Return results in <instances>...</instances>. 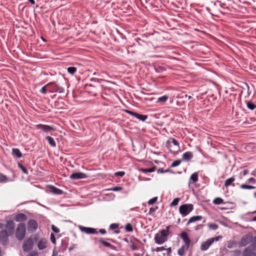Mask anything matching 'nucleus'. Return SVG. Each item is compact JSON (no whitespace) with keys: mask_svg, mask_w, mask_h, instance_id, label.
I'll return each mask as SVG.
<instances>
[{"mask_svg":"<svg viewBox=\"0 0 256 256\" xmlns=\"http://www.w3.org/2000/svg\"><path fill=\"white\" fill-rule=\"evenodd\" d=\"M28 256H38V252L36 251H33L30 253Z\"/></svg>","mask_w":256,"mask_h":256,"instance_id":"052dcab7","label":"nucleus"},{"mask_svg":"<svg viewBox=\"0 0 256 256\" xmlns=\"http://www.w3.org/2000/svg\"><path fill=\"white\" fill-rule=\"evenodd\" d=\"M94 240H95V242H97L103 246H104L110 248L114 250H117L116 247L114 245H112L110 243L108 242L106 240H105L104 238H94Z\"/></svg>","mask_w":256,"mask_h":256,"instance_id":"423d86ee","label":"nucleus"},{"mask_svg":"<svg viewBox=\"0 0 256 256\" xmlns=\"http://www.w3.org/2000/svg\"><path fill=\"white\" fill-rule=\"evenodd\" d=\"M90 80L92 82H99L100 80H102L98 79V78H92L90 79Z\"/></svg>","mask_w":256,"mask_h":256,"instance_id":"4d7b16f0","label":"nucleus"},{"mask_svg":"<svg viewBox=\"0 0 256 256\" xmlns=\"http://www.w3.org/2000/svg\"><path fill=\"white\" fill-rule=\"evenodd\" d=\"M18 166L22 170L23 173L25 174H28V172L26 168L24 167L21 163L18 162Z\"/></svg>","mask_w":256,"mask_h":256,"instance_id":"2f4dec72","label":"nucleus"},{"mask_svg":"<svg viewBox=\"0 0 256 256\" xmlns=\"http://www.w3.org/2000/svg\"><path fill=\"white\" fill-rule=\"evenodd\" d=\"M55 92H58L60 94L64 93V88L62 86H60L58 85L57 89L55 90H50L49 92L54 93Z\"/></svg>","mask_w":256,"mask_h":256,"instance_id":"7c9ffc66","label":"nucleus"},{"mask_svg":"<svg viewBox=\"0 0 256 256\" xmlns=\"http://www.w3.org/2000/svg\"><path fill=\"white\" fill-rule=\"evenodd\" d=\"M50 238V240H51L53 244H56V239L55 236L53 233H51Z\"/></svg>","mask_w":256,"mask_h":256,"instance_id":"8fccbe9b","label":"nucleus"},{"mask_svg":"<svg viewBox=\"0 0 256 256\" xmlns=\"http://www.w3.org/2000/svg\"><path fill=\"white\" fill-rule=\"evenodd\" d=\"M125 174V172L124 171H120L114 173V176H120L122 177Z\"/></svg>","mask_w":256,"mask_h":256,"instance_id":"09e8293b","label":"nucleus"},{"mask_svg":"<svg viewBox=\"0 0 256 256\" xmlns=\"http://www.w3.org/2000/svg\"><path fill=\"white\" fill-rule=\"evenodd\" d=\"M157 200H158V197L157 196L154 197L150 199L148 202V204L149 205H152V204H154L155 202H156Z\"/></svg>","mask_w":256,"mask_h":256,"instance_id":"a18cd8bd","label":"nucleus"},{"mask_svg":"<svg viewBox=\"0 0 256 256\" xmlns=\"http://www.w3.org/2000/svg\"><path fill=\"white\" fill-rule=\"evenodd\" d=\"M12 156L16 158H19L22 157V154L20 150L18 148H12Z\"/></svg>","mask_w":256,"mask_h":256,"instance_id":"4be33fe9","label":"nucleus"},{"mask_svg":"<svg viewBox=\"0 0 256 256\" xmlns=\"http://www.w3.org/2000/svg\"><path fill=\"white\" fill-rule=\"evenodd\" d=\"M204 224H198V225L196 226L195 227V230H199L201 228H202L204 226Z\"/></svg>","mask_w":256,"mask_h":256,"instance_id":"e2e57ef3","label":"nucleus"},{"mask_svg":"<svg viewBox=\"0 0 256 256\" xmlns=\"http://www.w3.org/2000/svg\"><path fill=\"white\" fill-rule=\"evenodd\" d=\"M234 244V242H230L228 244V248H232L233 247V246Z\"/></svg>","mask_w":256,"mask_h":256,"instance_id":"0e129e2a","label":"nucleus"},{"mask_svg":"<svg viewBox=\"0 0 256 256\" xmlns=\"http://www.w3.org/2000/svg\"><path fill=\"white\" fill-rule=\"evenodd\" d=\"M170 226H167L165 230H162L155 234L154 240L156 244H162L167 241L168 236L170 234Z\"/></svg>","mask_w":256,"mask_h":256,"instance_id":"f257e3e1","label":"nucleus"},{"mask_svg":"<svg viewBox=\"0 0 256 256\" xmlns=\"http://www.w3.org/2000/svg\"><path fill=\"white\" fill-rule=\"evenodd\" d=\"M14 220L16 222H24L27 220V216L23 213H18L15 214Z\"/></svg>","mask_w":256,"mask_h":256,"instance_id":"dca6fc26","label":"nucleus"},{"mask_svg":"<svg viewBox=\"0 0 256 256\" xmlns=\"http://www.w3.org/2000/svg\"><path fill=\"white\" fill-rule=\"evenodd\" d=\"M213 203L215 204H224V200L220 198H216L213 200Z\"/></svg>","mask_w":256,"mask_h":256,"instance_id":"e433bc0d","label":"nucleus"},{"mask_svg":"<svg viewBox=\"0 0 256 256\" xmlns=\"http://www.w3.org/2000/svg\"><path fill=\"white\" fill-rule=\"evenodd\" d=\"M246 106L250 110H253L255 108H256V104L250 101L247 102Z\"/></svg>","mask_w":256,"mask_h":256,"instance_id":"72a5a7b5","label":"nucleus"},{"mask_svg":"<svg viewBox=\"0 0 256 256\" xmlns=\"http://www.w3.org/2000/svg\"><path fill=\"white\" fill-rule=\"evenodd\" d=\"M180 236L185 244L186 250H188L190 244V240L188 237V234L186 232H182L180 234Z\"/></svg>","mask_w":256,"mask_h":256,"instance_id":"9b49d317","label":"nucleus"},{"mask_svg":"<svg viewBox=\"0 0 256 256\" xmlns=\"http://www.w3.org/2000/svg\"><path fill=\"white\" fill-rule=\"evenodd\" d=\"M48 87H49L50 88V90H55L57 89L58 85L53 82H49L46 84Z\"/></svg>","mask_w":256,"mask_h":256,"instance_id":"f704fd0d","label":"nucleus"},{"mask_svg":"<svg viewBox=\"0 0 256 256\" xmlns=\"http://www.w3.org/2000/svg\"><path fill=\"white\" fill-rule=\"evenodd\" d=\"M156 169V166H153L152 168H140L138 169L139 171L142 172L144 173L147 172H154Z\"/></svg>","mask_w":256,"mask_h":256,"instance_id":"a878e982","label":"nucleus"},{"mask_svg":"<svg viewBox=\"0 0 256 256\" xmlns=\"http://www.w3.org/2000/svg\"><path fill=\"white\" fill-rule=\"evenodd\" d=\"M248 182H249L252 183L253 184H254L256 183V180H255V178H248Z\"/></svg>","mask_w":256,"mask_h":256,"instance_id":"680f3d73","label":"nucleus"},{"mask_svg":"<svg viewBox=\"0 0 256 256\" xmlns=\"http://www.w3.org/2000/svg\"><path fill=\"white\" fill-rule=\"evenodd\" d=\"M38 228L37 222L34 219H30L27 222V229L29 232H33L36 230Z\"/></svg>","mask_w":256,"mask_h":256,"instance_id":"0eeeda50","label":"nucleus"},{"mask_svg":"<svg viewBox=\"0 0 256 256\" xmlns=\"http://www.w3.org/2000/svg\"><path fill=\"white\" fill-rule=\"evenodd\" d=\"M124 228L126 232H132L133 231V226L130 223L127 224Z\"/></svg>","mask_w":256,"mask_h":256,"instance_id":"ea45409f","label":"nucleus"},{"mask_svg":"<svg viewBox=\"0 0 256 256\" xmlns=\"http://www.w3.org/2000/svg\"><path fill=\"white\" fill-rule=\"evenodd\" d=\"M10 233L8 232L6 230H3L0 232V240H2V244L6 246L8 243V236H12Z\"/></svg>","mask_w":256,"mask_h":256,"instance_id":"6e6552de","label":"nucleus"},{"mask_svg":"<svg viewBox=\"0 0 256 256\" xmlns=\"http://www.w3.org/2000/svg\"><path fill=\"white\" fill-rule=\"evenodd\" d=\"M132 116L144 122L148 118L147 115L142 114L140 113H128Z\"/></svg>","mask_w":256,"mask_h":256,"instance_id":"aec40b11","label":"nucleus"},{"mask_svg":"<svg viewBox=\"0 0 256 256\" xmlns=\"http://www.w3.org/2000/svg\"><path fill=\"white\" fill-rule=\"evenodd\" d=\"M235 180V178L234 177H232L228 178L225 180L224 186L226 187H228V186L232 185L233 186H234V184L233 183Z\"/></svg>","mask_w":256,"mask_h":256,"instance_id":"cd10ccee","label":"nucleus"},{"mask_svg":"<svg viewBox=\"0 0 256 256\" xmlns=\"http://www.w3.org/2000/svg\"><path fill=\"white\" fill-rule=\"evenodd\" d=\"M46 86H44L42 88L41 90H40V92L42 94H46V92H47V90L46 88Z\"/></svg>","mask_w":256,"mask_h":256,"instance_id":"5fc2aeb1","label":"nucleus"},{"mask_svg":"<svg viewBox=\"0 0 256 256\" xmlns=\"http://www.w3.org/2000/svg\"><path fill=\"white\" fill-rule=\"evenodd\" d=\"M252 252L253 250L248 246L244 249L242 254L244 256H252Z\"/></svg>","mask_w":256,"mask_h":256,"instance_id":"c85d7f7f","label":"nucleus"},{"mask_svg":"<svg viewBox=\"0 0 256 256\" xmlns=\"http://www.w3.org/2000/svg\"><path fill=\"white\" fill-rule=\"evenodd\" d=\"M38 248L40 250H42L46 248V238H42L38 242Z\"/></svg>","mask_w":256,"mask_h":256,"instance_id":"b1692460","label":"nucleus"},{"mask_svg":"<svg viewBox=\"0 0 256 256\" xmlns=\"http://www.w3.org/2000/svg\"><path fill=\"white\" fill-rule=\"evenodd\" d=\"M26 224L21 222L18 224L16 232V237L19 240H22L26 236Z\"/></svg>","mask_w":256,"mask_h":256,"instance_id":"7ed1b4c3","label":"nucleus"},{"mask_svg":"<svg viewBox=\"0 0 256 256\" xmlns=\"http://www.w3.org/2000/svg\"><path fill=\"white\" fill-rule=\"evenodd\" d=\"M240 188L242 189H247V190H251V189L256 188L255 186H250V185H248L246 184H242L240 186Z\"/></svg>","mask_w":256,"mask_h":256,"instance_id":"4c0bfd02","label":"nucleus"},{"mask_svg":"<svg viewBox=\"0 0 256 256\" xmlns=\"http://www.w3.org/2000/svg\"><path fill=\"white\" fill-rule=\"evenodd\" d=\"M68 242L69 238L68 237H66L62 240L60 248L62 252H64L66 250L68 245Z\"/></svg>","mask_w":256,"mask_h":256,"instance_id":"5701e85b","label":"nucleus"},{"mask_svg":"<svg viewBox=\"0 0 256 256\" xmlns=\"http://www.w3.org/2000/svg\"><path fill=\"white\" fill-rule=\"evenodd\" d=\"M166 146L169 150L170 152L176 154L180 150L179 143L174 138H170V140L166 142Z\"/></svg>","mask_w":256,"mask_h":256,"instance_id":"f03ea898","label":"nucleus"},{"mask_svg":"<svg viewBox=\"0 0 256 256\" xmlns=\"http://www.w3.org/2000/svg\"><path fill=\"white\" fill-rule=\"evenodd\" d=\"M77 245L76 244H73L70 246V247L68 248V250L70 251L74 250V248H76Z\"/></svg>","mask_w":256,"mask_h":256,"instance_id":"69168bd1","label":"nucleus"},{"mask_svg":"<svg viewBox=\"0 0 256 256\" xmlns=\"http://www.w3.org/2000/svg\"><path fill=\"white\" fill-rule=\"evenodd\" d=\"M67 70L68 73L73 74L76 72L77 68L74 66H70L68 68Z\"/></svg>","mask_w":256,"mask_h":256,"instance_id":"a19ab883","label":"nucleus"},{"mask_svg":"<svg viewBox=\"0 0 256 256\" xmlns=\"http://www.w3.org/2000/svg\"><path fill=\"white\" fill-rule=\"evenodd\" d=\"M208 226L210 229H212L213 230H216L218 228V225L216 224H214V223L209 224H208Z\"/></svg>","mask_w":256,"mask_h":256,"instance_id":"c03bdc74","label":"nucleus"},{"mask_svg":"<svg viewBox=\"0 0 256 256\" xmlns=\"http://www.w3.org/2000/svg\"><path fill=\"white\" fill-rule=\"evenodd\" d=\"M194 210V205L192 204H182L179 207V212L184 217L188 216Z\"/></svg>","mask_w":256,"mask_h":256,"instance_id":"20e7f679","label":"nucleus"},{"mask_svg":"<svg viewBox=\"0 0 256 256\" xmlns=\"http://www.w3.org/2000/svg\"><path fill=\"white\" fill-rule=\"evenodd\" d=\"M34 243V240L31 236L26 238L24 241L22 246L23 250L26 252H29L33 248Z\"/></svg>","mask_w":256,"mask_h":256,"instance_id":"39448f33","label":"nucleus"},{"mask_svg":"<svg viewBox=\"0 0 256 256\" xmlns=\"http://www.w3.org/2000/svg\"><path fill=\"white\" fill-rule=\"evenodd\" d=\"M46 139L48 141V144L52 147L56 146V143L53 138L50 136H46Z\"/></svg>","mask_w":256,"mask_h":256,"instance_id":"c756f323","label":"nucleus"},{"mask_svg":"<svg viewBox=\"0 0 256 256\" xmlns=\"http://www.w3.org/2000/svg\"><path fill=\"white\" fill-rule=\"evenodd\" d=\"M178 254L180 256H183L185 254V246H182L178 250Z\"/></svg>","mask_w":256,"mask_h":256,"instance_id":"c9c22d12","label":"nucleus"},{"mask_svg":"<svg viewBox=\"0 0 256 256\" xmlns=\"http://www.w3.org/2000/svg\"><path fill=\"white\" fill-rule=\"evenodd\" d=\"M8 180V178L6 176L0 173V182H6Z\"/></svg>","mask_w":256,"mask_h":256,"instance_id":"79ce46f5","label":"nucleus"},{"mask_svg":"<svg viewBox=\"0 0 256 256\" xmlns=\"http://www.w3.org/2000/svg\"><path fill=\"white\" fill-rule=\"evenodd\" d=\"M165 170H164L162 168H160L158 170L157 172L158 173H165L166 172H164Z\"/></svg>","mask_w":256,"mask_h":256,"instance_id":"774afa93","label":"nucleus"},{"mask_svg":"<svg viewBox=\"0 0 256 256\" xmlns=\"http://www.w3.org/2000/svg\"><path fill=\"white\" fill-rule=\"evenodd\" d=\"M160 113H158V114H150V116L152 118H155L156 119H158V118H160Z\"/></svg>","mask_w":256,"mask_h":256,"instance_id":"13d9d810","label":"nucleus"},{"mask_svg":"<svg viewBox=\"0 0 256 256\" xmlns=\"http://www.w3.org/2000/svg\"><path fill=\"white\" fill-rule=\"evenodd\" d=\"M122 189H123V188L122 186H116L110 189V190L116 192V191L122 190Z\"/></svg>","mask_w":256,"mask_h":256,"instance_id":"3c124183","label":"nucleus"},{"mask_svg":"<svg viewBox=\"0 0 256 256\" xmlns=\"http://www.w3.org/2000/svg\"><path fill=\"white\" fill-rule=\"evenodd\" d=\"M198 174L197 172L193 173L190 176L188 180V186L195 183L198 181Z\"/></svg>","mask_w":256,"mask_h":256,"instance_id":"6ab92c4d","label":"nucleus"},{"mask_svg":"<svg viewBox=\"0 0 256 256\" xmlns=\"http://www.w3.org/2000/svg\"><path fill=\"white\" fill-rule=\"evenodd\" d=\"M88 176L82 172H76L70 174V178L71 180H80L88 178Z\"/></svg>","mask_w":256,"mask_h":256,"instance_id":"f8f14e48","label":"nucleus"},{"mask_svg":"<svg viewBox=\"0 0 256 256\" xmlns=\"http://www.w3.org/2000/svg\"><path fill=\"white\" fill-rule=\"evenodd\" d=\"M180 200V198H176L173 200L170 204V206H176L179 201Z\"/></svg>","mask_w":256,"mask_h":256,"instance_id":"58836bf2","label":"nucleus"},{"mask_svg":"<svg viewBox=\"0 0 256 256\" xmlns=\"http://www.w3.org/2000/svg\"><path fill=\"white\" fill-rule=\"evenodd\" d=\"M98 232L102 235H104L106 234V231L104 228H100Z\"/></svg>","mask_w":256,"mask_h":256,"instance_id":"bf43d9fd","label":"nucleus"},{"mask_svg":"<svg viewBox=\"0 0 256 256\" xmlns=\"http://www.w3.org/2000/svg\"><path fill=\"white\" fill-rule=\"evenodd\" d=\"M48 187V188L49 190L54 194L60 195L64 194V192L62 190L59 189L52 185H49Z\"/></svg>","mask_w":256,"mask_h":256,"instance_id":"f3484780","label":"nucleus"},{"mask_svg":"<svg viewBox=\"0 0 256 256\" xmlns=\"http://www.w3.org/2000/svg\"><path fill=\"white\" fill-rule=\"evenodd\" d=\"M202 216H193L190 218L189 220H188L186 225H188L190 224L196 222L198 220H202Z\"/></svg>","mask_w":256,"mask_h":256,"instance_id":"bb28decb","label":"nucleus"},{"mask_svg":"<svg viewBox=\"0 0 256 256\" xmlns=\"http://www.w3.org/2000/svg\"><path fill=\"white\" fill-rule=\"evenodd\" d=\"M212 243L213 240H211L210 238L208 239L206 242L202 244L200 246V250L202 251L207 250Z\"/></svg>","mask_w":256,"mask_h":256,"instance_id":"a211bd4d","label":"nucleus"},{"mask_svg":"<svg viewBox=\"0 0 256 256\" xmlns=\"http://www.w3.org/2000/svg\"><path fill=\"white\" fill-rule=\"evenodd\" d=\"M168 98L169 96L167 94L162 96L158 98L156 102L160 104H164L168 100Z\"/></svg>","mask_w":256,"mask_h":256,"instance_id":"412c9836","label":"nucleus"},{"mask_svg":"<svg viewBox=\"0 0 256 256\" xmlns=\"http://www.w3.org/2000/svg\"><path fill=\"white\" fill-rule=\"evenodd\" d=\"M166 250L167 251V254L168 256H170V254L172 253V248H166Z\"/></svg>","mask_w":256,"mask_h":256,"instance_id":"338daca9","label":"nucleus"},{"mask_svg":"<svg viewBox=\"0 0 256 256\" xmlns=\"http://www.w3.org/2000/svg\"><path fill=\"white\" fill-rule=\"evenodd\" d=\"M193 158L192 152H184L182 156V158L183 160L186 161H190Z\"/></svg>","mask_w":256,"mask_h":256,"instance_id":"393cba45","label":"nucleus"},{"mask_svg":"<svg viewBox=\"0 0 256 256\" xmlns=\"http://www.w3.org/2000/svg\"><path fill=\"white\" fill-rule=\"evenodd\" d=\"M36 127L38 130H42L44 132H48L51 130H54V128L48 125H44L42 124H38L36 126Z\"/></svg>","mask_w":256,"mask_h":256,"instance_id":"2eb2a0df","label":"nucleus"},{"mask_svg":"<svg viewBox=\"0 0 256 256\" xmlns=\"http://www.w3.org/2000/svg\"><path fill=\"white\" fill-rule=\"evenodd\" d=\"M222 238V236H216L214 238H212L210 239V240H213V242L214 241H218L220 240V239Z\"/></svg>","mask_w":256,"mask_h":256,"instance_id":"864d4df0","label":"nucleus"},{"mask_svg":"<svg viewBox=\"0 0 256 256\" xmlns=\"http://www.w3.org/2000/svg\"><path fill=\"white\" fill-rule=\"evenodd\" d=\"M6 228L8 230V232L10 233V234H13L14 232L15 224L13 220H10L7 221Z\"/></svg>","mask_w":256,"mask_h":256,"instance_id":"4468645a","label":"nucleus"},{"mask_svg":"<svg viewBox=\"0 0 256 256\" xmlns=\"http://www.w3.org/2000/svg\"><path fill=\"white\" fill-rule=\"evenodd\" d=\"M158 208V206H156L155 208H150L148 214H151L152 213L155 212Z\"/></svg>","mask_w":256,"mask_h":256,"instance_id":"6e6d98bb","label":"nucleus"},{"mask_svg":"<svg viewBox=\"0 0 256 256\" xmlns=\"http://www.w3.org/2000/svg\"><path fill=\"white\" fill-rule=\"evenodd\" d=\"M52 230L55 233H58L60 232V229L53 224L52 226Z\"/></svg>","mask_w":256,"mask_h":256,"instance_id":"603ef678","label":"nucleus"},{"mask_svg":"<svg viewBox=\"0 0 256 256\" xmlns=\"http://www.w3.org/2000/svg\"><path fill=\"white\" fill-rule=\"evenodd\" d=\"M181 162H182V161L180 160H174L171 164L170 167L171 168L176 167V166H179Z\"/></svg>","mask_w":256,"mask_h":256,"instance_id":"37998d69","label":"nucleus"},{"mask_svg":"<svg viewBox=\"0 0 256 256\" xmlns=\"http://www.w3.org/2000/svg\"><path fill=\"white\" fill-rule=\"evenodd\" d=\"M119 226V224H118L114 223L110 225V229L112 230H116L118 228Z\"/></svg>","mask_w":256,"mask_h":256,"instance_id":"de8ad7c7","label":"nucleus"},{"mask_svg":"<svg viewBox=\"0 0 256 256\" xmlns=\"http://www.w3.org/2000/svg\"><path fill=\"white\" fill-rule=\"evenodd\" d=\"M130 242L131 244L130 245V246L132 250H138V247L136 245V242L143 245L141 241L134 236H131L130 237Z\"/></svg>","mask_w":256,"mask_h":256,"instance_id":"9d476101","label":"nucleus"},{"mask_svg":"<svg viewBox=\"0 0 256 256\" xmlns=\"http://www.w3.org/2000/svg\"><path fill=\"white\" fill-rule=\"evenodd\" d=\"M252 243L248 246L253 251L256 250V236H254Z\"/></svg>","mask_w":256,"mask_h":256,"instance_id":"473e14b6","label":"nucleus"},{"mask_svg":"<svg viewBox=\"0 0 256 256\" xmlns=\"http://www.w3.org/2000/svg\"><path fill=\"white\" fill-rule=\"evenodd\" d=\"M254 237L252 235L246 234L242 236L240 240V244L245 246L248 245L250 242H252Z\"/></svg>","mask_w":256,"mask_h":256,"instance_id":"ddd939ff","label":"nucleus"},{"mask_svg":"<svg viewBox=\"0 0 256 256\" xmlns=\"http://www.w3.org/2000/svg\"><path fill=\"white\" fill-rule=\"evenodd\" d=\"M78 228L80 230L86 234H98V232L96 229L92 228L85 227L82 226H78Z\"/></svg>","mask_w":256,"mask_h":256,"instance_id":"1a4fd4ad","label":"nucleus"},{"mask_svg":"<svg viewBox=\"0 0 256 256\" xmlns=\"http://www.w3.org/2000/svg\"><path fill=\"white\" fill-rule=\"evenodd\" d=\"M164 250H166V248L164 246L157 247L156 248H152V252L156 251V252H160V251H162Z\"/></svg>","mask_w":256,"mask_h":256,"instance_id":"49530a36","label":"nucleus"}]
</instances>
